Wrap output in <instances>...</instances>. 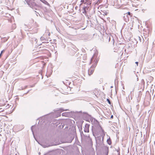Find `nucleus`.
<instances>
[{
	"label": "nucleus",
	"instance_id": "obj_1",
	"mask_svg": "<svg viewBox=\"0 0 155 155\" xmlns=\"http://www.w3.org/2000/svg\"><path fill=\"white\" fill-rule=\"evenodd\" d=\"M98 61L99 58L97 57V56L94 55L91 60V63L92 64V65L88 70V74L89 75H91L93 74Z\"/></svg>",
	"mask_w": 155,
	"mask_h": 155
},
{
	"label": "nucleus",
	"instance_id": "obj_2",
	"mask_svg": "<svg viewBox=\"0 0 155 155\" xmlns=\"http://www.w3.org/2000/svg\"><path fill=\"white\" fill-rule=\"evenodd\" d=\"M84 131L85 132L87 133L89 132V126L88 125L86 124L85 125Z\"/></svg>",
	"mask_w": 155,
	"mask_h": 155
},
{
	"label": "nucleus",
	"instance_id": "obj_3",
	"mask_svg": "<svg viewBox=\"0 0 155 155\" xmlns=\"http://www.w3.org/2000/svg\"><path fill=\"white\" fill-rule=\"evenodd\" d=\"M101 134L103 136H104L105 134L104 131L102 128H101Z\"/></svg>",
	"mask_w": 155,
	"mask_h": 155
},
{
	"label": "nucleus",
	"instance_id": "obj_4",
	"mask_svg": "<svg viewBox=\"0 0 155 155\" xmlns=\"http://www.w3.org/2000/svg\"><path fill=\"white\" fill-rule=\"evenodd\" d=\"M126 14H127L128 15H130L131 17H132V16H133L132 14H131L130 12H127Z\"/></svg>",
	"mask_w": 155,
	"mask_h": 155
},
{
	"label": "nucleus",
	"instance_id": "obj_5",
	"mask_svg": "<svg viewBox=\"0 0 155 155\" xmlns=\"http://www.w3.org/2000/svg\"><path fill=\"white\" fill-rule=\"evenodd\" d=\"M81 4H82L83 3H84L85 4L86 3V2H85L84 0H81Z\"/></svg>",
	"mask_w": 155,
	"mask_h": 155
},
{
	"label": "nucleus",
	"instance_id": "obj_6",
	"mask_svg": "<svg viewBox=\"0 0 155 155\" xmlns=\"http://www.w3.org/2000/svg\"><path fill=\"white\" fill-rule=\"evenodd\" d=\"M67 114L66 113H63L62 114V115L63 116H65L66 115H67Z\"/></svg>",
	"mask_w": 155,
	"mask_h": 155
},
{
	"label": "nucleus",
	"instance_id": "obj_7",
	"mask_svg": "<svg viewBox=\"0 0 155 155\" xmlns=\"http://www.w3.org/2000/svg\"><path fill=\"white\" fill-rule=\"evenodd\" d=\"M107 101L108 102V103L110 104V100L108 99H107Z\"/></svg>",
	"mask_w": 155,
	"mask_h": 155
},
{
	"label": "nucleus",
	"instance_id": "obj_8",
	"mask_svg": "<svg viewBox=\"0 0 155 155\" xmlns=\"http://www.w3.org/2000/svg\"><path fill=\"white\" fill-rule=\"evenodd\" d=\"M135 63L137 64V66L138 65V62H136Z\"/></svg>",
	"mask_w": 155,
	"mask_h": 155
},
{
	"label": "nucleus",
	"instance_id": "obj_9",
	"mask_svg": "<svg viewBox=\"0 0 155 155\" xmlns=\"http://www.w3.org/2000/svg\"><path fill=\"white\" fill-rule=\"evenodd\" d=\"M110 118L111 119H113V115H111V117H110Z\"/></svg>",
	"mask_w": 155,
	"mask_h": 155
},
{
	"label": "nucleus",
	"instance_id": "obj_10",
	"mask_svg": "<svg viewBox=\"0 0 155 155\" xmlns=\"http://www.w3.org/2000/svg\"><path fill=\"white\" fill-rule=\"evenodd\" d=\"M108 143L110 145L111 144V141H109V142H108Z\"/></svg>",
	"mask_w": 155,
	"mask_h": 155
},
{
	"label": "nucleus",
	"instance_id": "obj_11",
	"mask_svg": "<svg viewBox=\"0 0 155 155\" xmlns=\"http://www.w3.org/2000/svg\"><path fill=\"white\" fill-rule=\"evenodd\" d=\"M84 12H83V13H86V11L85 10V8H84Z\"/></svg>",
	"mask_w": 155,
	"mask_h": 155
},
{
	"label": "nucleus",
	"instance_id": "obj_12",
	"mask_svg": "<svg viewBox=\"0 0 155 155\" xmlns=\"http://www.w3.org/2000/svg\"><path fill=\"white\" fill-rule=\"evenodd\" d=\"M3 53V51H2L1 52V53L0 54H1V56H2V53Z\"/></svg>",
	"mask_w": 155,
	"mask_h": 155
},
{
	"label": "nucleus",
	"instance_id": "obj_13",
	"mask_svg": "<svg viewBox=\"0 0 155 155\" xmlns=\"http://www.w3.org/2000/svg\"><path fill=\"white\" fill-rule=\"evenodd\" d=\"M48 35L49 36H50V32H49Z\"/></svg>",
	"mask_w": 155,
	"mask_h": 155
},
{
	"label": "nucleus",
	"instance_id": "obj_14",
	"mask_svg": "<svg viewBox=\"0 0 155 155\" xmlns=\"http://www.w3.org/2000/svg\"><path fill=\"white\" fill-rule=\"evenodd\" d=\"M107 13H105V15H107Z\"/></svg>",
	"mask_w": 155,
	"mask_h": 155
},
{
	"label": "nucleus",
	"instance_id": "obj_15",
	"mask_svg": "<svg viewBox=\"0 0 155 155\" xmlns=\"http://www.w3.org/2000/svg\"><path fill=\"white\" fill-rule=\"evenodd\" d=\"M1 57V54H0V58Z\"/></svg>",
	"mask_w": 155,
	"mask_h": 155
},
{
	"label": "nucleus",
	"instance_id": "obj_16",
	"mask_svg": "<svg viewBox=\"0 0 155 155\" xmlns=\"http://www.w3.org/2000/svg\"><path fill=\"white\" fill-rule=\"evenodd\" d=\"M33 0V1L34 2L35 0Z\"/></svg>",
	"mask_w": 155,
	"mask_h": 155
}]
</instances>
